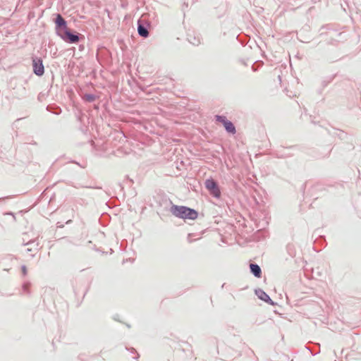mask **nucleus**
Wrapping results in <instances>:
<instances>
[{
	"mask_svg": "<svg viewBox=\"0 0 361 361\" xmlns=\"http://www.w3.org/2000/svg\"><path fill=\"white\" fill-rule=\"evenodd\" d=\"M188 41L190 42V43L195 46H198L201 43L200 39L196 37H193L192 38L190 36H189Z\"/></svg>",
	"mask_w": 361,
	"mask_h": 361,
	"instance_id": "4468645a",
	"label": "nucleus"
},
{
	"mask_svg": "<svg viewBox=\"0 0 361 361\" xmlns=\"http://www.w3.org/2000/svg\"><path fill=\"white\" fill-rule=\"evenodd\" d=\"M250 271L255 277H262V269L261 267L256 263L250 264Z\"/></svg>",
	"mask_w": 361,
	"mask_h": 361,
	"instance_id": "6e6552de",
	"label": "nucleus"
},
{
	"mask_svg": "<svg viewBox=\"0 0 361 361\" xmlns=\"http://www.w3.org/2000/svg\"><path fill=\"white\" fill-rule=\"evenodd\" d=\"M139 357H140L139 354H138V353H137V356H136V357H134V359H135V360H138Z\"/></svg>",
	"mask_w": 361,
	"mask_h": 361,
	"instance_id": "412c9836",
	"label": "nucleus"
},
{
	"mask_svg": "<svg viewBox=\"0 0 361 361\" xmlns=\"http://www.w3.org/2000/svg\"><path fill=\"white\" fill-rule=\"evenodd\" d=\"M33 73L37 76H42L44 73V66L41 57L32 56Z\"/></svg>",
	"mask_w": 361,
	"mask_h": 361,
	"instance_id": "20e7f679",
	"label": "nucleus"
},
{
	"mask_svg": "<svg viewBox=\"0 0 361 361\" xmlns=\"http://www.w3.org/2000/svg\"><path fill=\"white\" fill-rule=\"evenodd\" d=\"M47 109L49 111H50V112H51V113H53L54 114H56V115L60 114L61 112V108L59 106H47Z\"/></svg>",
	"mask_w": 361,
	"mask_h": 361,
	"instance_id": "f8f14e48",
	"label": "nucleus"
},
{
	"mask_svg": "<svg viewBox=\"0 0 361 361\" xmlns=\"http://www.w3.org/2000/svg\"><path fill=\"white\" fill-rule=\"evenodd\" d=\"M224 127L226 130V131L229 133V134H231V135H234L236 133V129H235V127L234 126V124L231 121H228L224 125Z\"/></svg>",
	"mask_w": 361,
	"mask_h": 361,
	"instance_id": "1a4fd4ad",
	"label": "nucleus"
},
{
	"mask_svg": "<svg viewBox=\"0 0 361 361\" xmlns=\"http://www.w3.org/2000/svg\"><path fill=\"white\" fill-rule=\"evenodd\" d=\"M30 283L29 282L27 283H25L23 285V290L25 293L29 294L30 293V290H29V286H30Z\"/></svg>",
	"mask_w": 361,
	"mask_h": 361,
	"instance_id": "2eb2a0df",
	"label": "nucleus"
},
{
	"mask_svg": "<svg viewBox=\"0 0 361 361\" xmlns=\"http://www.w3.org/2000/svg\"><path fill=\"white\" fill-rule=\"evenodd\" d=\"M95 188L101 189L102 188L101 187H96Z\"/></svg>",
	"mask_w": 361,
	"mask_h": 361,
	"instance_id": "5701e85b",
	"label": "nucleus"
},
{
	"mask_svg": "<svg viewBox=\"0 0 361 361\" xmlns=\"http://www.w3.org/2000/svg\"><path fill=\"white\" fill-rule=\"evenodd\" d=\"M169 211L174 216L184 220H195L198 217V212L197 210L186 206L172 204Z\"/></svg>",
	"mask_w": 361,
	"mask_h": 361,
	"instance_id": "f03ea898",
	"label": "nucleus"
},
{
	"mask_svg": "<svg viewBox=\"0 0 361 361\" xmlns=\"http://www.w3.org/2000/svg\"><path fill=\"white\" fill-rule=\"evenodd\" d=\"M215 120L222 123L223 126L228 121L227 118L224 115H216Z\"/></svg>",
	"mask_w": 361,
	"mask_h": 361,
	"instance_id": "ddd939ff",
	"label": "nucleus"
},
{
	"mask_svg": "<svg viewBox=\"0 0 361 361\" xmlns=\"http://www.w3.org/2000/svg\"><path fill=\"white\" fill-rule=\"evenodd\" d=\"M331 149H329L327 150V152H326V155L329 154V153H330V152H331Z\"/></svg>",
	"mask_w": 361,
	"mask_h": 361,
	"instance_id": "aec40b11",
	"label": "nucleus"
},
{
	"mask_svg": "<svg viewBox=\"0 0 361 361\" xmlns=\"http://www.w3.org/2000/svg\"><path fill=\"white\" fill-rule=\"evenodd\" d=\"M11 199V196H6V197H0V202L3 204H6L8 200H9Z\"/></svg>",
	"mask_w": 361,
	"mask_h": 361,
	"instance_id": "dca6fc26",
	"label": "nucleus"
},
{
	"mask_svg": "<svg viewBox=\"0 0 361 361\" xmlns=\"http://www.w3.org/2000/svg\"><path fill=\"white\" fill-rule=\"evenodd\" d=\"M21 270L23 276H25L27 274V267L25 265H23L21 267Z\"/></svg>",
	"mask_w": 361,
	"mask_h": 361,
	"instance_id": "a211bd4d",
	"label": "nucleus"
},
{
	"mask_svg": "<svg viewBox=\"0 0 361 361\" xmlns=\"http://www.w3.org/2000/svg\"><path fill=\"white\" fill-rule=\"evenodd\" d=\"M294 148V146H290L289 147H281V149L279 150L277 152V157L281 159L290 157L293 155V154L290 152V151Z\"/></svg>",
	"mask_w": 361,
	"mask_h": 361,
	"instance_id": "423d86ee",
	"label": "nucleus"
},
{
	"mask_svg": "<svg viewBox=\"0 0 361 361\" xmlns=\"http://www.w3.org/2000/svg\"><path fill=\"white\" fill-rule=\"evenodd\" d=\"M54 23L56 35L66 42L75 44L78 42L80 39L83 37L81 34L69 30L67 25V21L60 13L56 14Z\"/></svg>",
	"mask_w": 361,
	"mask_h": 361,
	"instance_id": "f257e3e1",
	"label": "nucleus"
},
{
	"mask_svg": "<svg viewBox=\"0 0 361 361\" xmlns=\"http://www.w3.org/2000/svg\"><path fill=\"white\" fill-rule=\"evenodd\" d=\"M264 302L272 306L276 305V302H274L269 296H268V298L265 300Z\"/></svg>",
	"mask_w": 361,
	"mask_h": 361,
	"instance_id": "f3484780",
	"label": "nucleus"
},
{
	"mask_svg": "<svg viewBox=\"0 0 361 361\" xmlns=\"http://www.w3.org/2000/svg\"><path fill=\"white\" fill-rule=\"evenodd\" d=\"M130 352H131L132 353H137V352H136L135 349V348H132L130 349Z\"/></svg>",
	"mask_w": 361,
	"mask_h": 361,
	"instance_id": "6ab92c4d",
	"label": "nucleus"
},
{
	"mask_svg": "<svg viewBox=\"0 0 361 361\" xmlns=\"http://www.w3.org/2000/svg\"><path fill=\"white\" fill-rule=\"evenodd\" d=\"M206 189L209 194L215 198H220L221 195V190L218 183L213 178L207 179L204 182Z\"/></svg>",
	"mask_w": 361,
	"mask_h": 361,
	"instance_id": "7ed1b4c3",
	"label": "nucleus"
},
{
	"mask_svg": "<svg viewBox=\"0 0 361 361\" xmlns=\"http://www.w3.org/2000/svg\"><path fill=\"white\" fill-rule=\"evenodd\" d=\"M82 99L87 102H93L96 100L97 96L93 94H85Z\"/></svg>",
	"mask_w": 361,
	"mask_h": 361,
	"instance_id": "9b49d317",
	"label": "nucleus"
},
{
	"mask_svg": "<svg viewBox=\"0 0 361 361\" xmlns=\"http://www.w3.org/2000/svg\"><path fill=\"white\" fill-rule=\"evenodd\" d=\"M6 214H8V215H13V213L10 212H8L6 213Z\"/></svg>",
	"mask_w": 361,
	"mask_h": 361,
	"instance_id": "4be33fe9",
	"label": "nucleus"
},
{
	"mask_svg": "<svg viewBox=\"0 0 361 361\" xmlns=\"http://www.w3.org/2000/svg\"><path fill=\"white\" fill-rule=\"evenodd\" d=\"M23 245H31L32 247H27V252H32L31 256L34 257L35 253L38 251V243H36V240H31L27 243H23Z\"/></svg>",
	"mask_w": 361,
	"mask_h": 361,
	"instance_id": "0eeeda50",
	"label": "nucleus"
},
{
	"mask_svg": "<svg viewBox=\"0 0 361 361\" xmlns=\"http://www.w3.org/2000/svg\"><path fill=\"white\" fill-rule=\"evenodd\" d=\"M150 27V23L145 20L140 18L137 20V33L138 35L144 38H147L149 37V27Z\"/></svg>",
	"mask_w": 361,
	"mask_h": 361,
	"instance_id": "39448f33",
	"label": "nucleus"
},
{
	"mask_svg": "<svg viewBox=\"0 0 361 361\" xmlns=\"http://www.w3.org/2000/svg\"><path fill=\"white\" fill-rule=\"evenodd\" d=\"M126 326H127L128 328H130V326L129 324H126Z\"/></svg>",
	"mask_w": 361,
	"mask_h": 361,
	"instance_id": "b1692460",
	"label": "nucleus"
},
{
	"mask_svg": "<svg viewBox=\"0 0 361 361\" xmlns=\"http://www.w3.org/2000/svg\"><path fill=\"white\" fill-rule=\"evenodd\" d=\"M255 295L257 296V298L262 300V301H265V300L268 298V296H269L266 292H264L262 289L261 288H257L255 290Z\"/></svg>",
	"mask_w": 361,
	"mask_h": 361,
	"instance_id": "9d476101",
	"label": "nucleus"
}]
</instances>
